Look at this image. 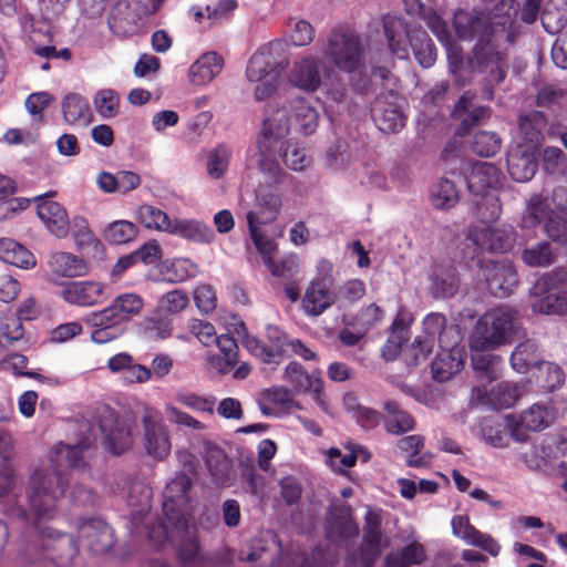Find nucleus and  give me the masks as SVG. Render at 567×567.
I'll return each mask as SVG.
<instances>
[{"instance_id": "obj_41", "label": "nucleus", "mask_w": 567, "mask_h": 567, "mask_svg": "<svg viewBox=\"0 0 567 567\" xmlns=\"http://www.w3.org/2000/svg\"><path fill=\"white\" fill-rule=\"evenodd\" d=\"M0 259L21 269L35 266L34 256L24 246L10 238H0Z\"/></svg>"}, {"instance_id": "obj_5", "label": "nucleus", "mask_w": 567, "mask_h": 567, "mask_svg": "<svg viewBox=\"0 0 567 567\" xmlns=\"http://www.w3.org/2000/svg\"><path fill=\"white\" fill-rule=\"evenodd\" d=\"M288 65L285 44L281 41H271L261 45L248 60L245 76L255 84L254 97L265 101L277 91L280 76Z\"/></svg>"}, {"instance_id": "obj_29", "label": "nucleus", "mask_w": 567, "mask_h": 567, "mask_svg": "<svg viewBox=\"0 0 567 567\" xmlns=\"http://www.w3.org/2000/svg\"><path fill=\"white\" fill-rule=\"evenodd\" d=\"M464 367L463 349L460 344L440 348L435 359L431 363L433 378L439 382L449 381Z\"/></svg>"}, {"instance_id": "obj_21", "label": "nucleus", "mask_w": 567, "mask_h": 567, "mask_svg": "<svg viewBox=\"0 0 567 567\" xmlns=\"http://www.w3.org/2000/svg\"><path fill=\"white\" fill-rule=\"evenodd\" d=\"M54 192H49L33 198L37 202V213L47 229L58 238H63L70 230L66 210L51 198Z\"/></svg>"}, {"instance_id": "obj_19", "label": "nucleus", "mask_w": 567, "mask_h": 567, "mask_svg": "<svg viewBox=\"0 0 567 567\" xmlns=\"http://www.w3.org/2000/svg\"><path fill=\"white\" fill-rule=\"evenodd\" d=\"M468 190L480 197L475 204L481 203L485 207H495L496 166L489 162H476L466 177Z\"/></svg>"}, {"instance_id": "obj_44", "label": "nucleus", "mask_w": 567, "mask_h": 567, "mask_svg": "<svg viewBox=\"0 0 567 567\" xmlns=\"http://www.w3.org/2000/svg\"><path fill=\"white\" fill-rule=\"evenodd\" d=\"M520 323L516 309L498 305V346L509 343L519 337Z\"/></svg>"}, {"instance_id": "obj_16", "label": "nucleus", "mask_w": 567, "mask_h": 567, "mask_svg": "<svg viewBox=\"0 0 567 567\" xmlns=\"http://www.w3.org/2000/svg\"><path fill=\"white\" fill-rule=\"evenodd\" d=\"M143 445L148 456L164 461L171 453L169 431L163 420L153 410H145L142 415Z\"/></svg>"}, {"instance_id": "obj_46", "label": "nucleus", "mask_w": 567, "mask_h": 567, "mask_svg": "<svg viewBox=\"0 0 567 567\" xmlns=\"http://www.w3.org/2000/svg\"><path fill=\"white\" fill-rule=\"evenodd\" d=\"M536 369L535 380L543 392H553L564 384L565 373L558 364L543 361Z\"/></svg>"}, {"instance_id": "obj_11", "label": "nucleus", "mask_w": 567, "mask_h": 567, "mask_svg": "<svg viewBox=\"0 0 567 567\" xmlns=\"http://www.w3.org/2000/svg\"><path fill=\"white\" fill-rule=\"evenodd\" d=\"M233 332L243 338L246 349L265 363H277L282 355H289L291 339L276 326L267 327V339L270 346L249 336L245 322L237 316H231Z\"/></svg>"}, {"instance_id": "obj_59", "label": "nucleus", "mask_w": 567, "mask_h": 567, "mask_svg": "<svg viewBox=\"0 0 567 567\" xmlns=\"http://www.w3.org/2000/svg\"><path fill=\"white\" fill-rule=\"evenodd\" d=\"M544 230L553 241L567 247V208L558 207L557 212L546 220Z\"/></svg>"}, {"instance_id": "obj_27", "label": "nucleus", "mask_w": 567, "mask_h": 567, "mask_svg": "<svg viewBox=\"0 0 567 567\" xmlns=\"http://www.w3.org/2000/svg\"><path fill=\"white\" fill-rule=\"evenodd\" d=\"M275 103L287 110L290 122L292 123L293 118L296 126L302 134L311 135L316 132L319 123V114L306 99L298 96L286 102L275 100L269 104Z\"/></svg>"}, {"instance_id": "obj_62", "label": "nucleus", "mask_w": 567, "mask_h": 567, "mask_svg": "<svg viewBox=\"0 0 567 567\" xmlns=\"http://www.w3.org/2000/svg\"><path fill=\"white\" fill-rule=\"evenodd\" d=\"M433 293L436 298H447L455 293L457 279L453 269L434 272L432 276Z\"/></svg>"}, {"instance_id": "obj_40", "label": "nucleus", "mask_w": 567, "mask_h": 567, "mask_svg": "<svg viewBox=\"0 0 567 567\" xmlns=\"http://www.w3.org/2000/svg\"><path fill=\"white\" fill-rule=\"evenodd\" d=\"M384 411L383 424L386 432L399 435L414 430L413 416L404 411L398 402L386 401Z\"/></svg>"}, {"instance_id": "obj_51", "label": "nucleus", "mask_w": 567, "mask_h": 567, "mask_svg": "<svg viewBox=\"0 0 567 567\" xmlns=\"http://www.w3.org/2000/svg\"><path fill=\"white\" fill-rule=\"evenodd\" d=\"M425 551L422 545L411 543L401 550L391 553L385 558L386 567H410L423 561Z\"/></svg>"}, {"instance_id": "obj_43", "label": "nucleus", "mask_w": 567, "mask_h": 567, "mask_svg": "<svg viewBox=\"0 0 567 567\" xmlns=\"http://www.w3.org/2000/svg\"><path fill=\"white\" fill-rule=\"evenodd\" d=\"M542 362L538 347L532 340L518 343L511 355V365L518 373H527L532 368H537Z\"/></svg>"}, {"instance_id": "obj_8", "label": "nucleus", "mask_w": 567, "mask_h": 567, "mask_svg": "<svg viewBox=\"0 0 567 567\" xmlns=\"http://www.w3.org/2000/svg\"><path fill=\"white\" fill-rule=\"evenodd\" d=\"M372 81H380L386 90V93H381L372 102V118L380 131L395 133L405 125L401 99L395 93L396 79L385 68H373Z\"/></svg>"}, {"instance_id": "obj_13", "label": "nucleus", "mask_w": 567, "mask_h": 567, "mask_svg": "<svg viewBox=\"0 0 567 567\" xmlns=\"http://www.w3.org/2000/svg\"><path fill=\"white\" fill-rule=\"evenodd\" d=\"M190 487L192 480L184 472L176 473L167 482L163 492V513L172 525L179 526L185 524Z\"/></svg>"}, {"instance_id": "obj_52", "label": "nucleus", "mask_w": 567, "mask_h": 567, "mask_svg": "<svg viewBox=\"0 0 567 567\" xmlns=\"http://www.w3.org/2000/svg\"><path fill=\"white\" fill-rule=\"evenodd\" d=\"M419 18L426 24L436 39L449 50L452 43L451 32L442 14L432 7H426Z\"/></svg>"}, {"instance_id": "obj_6", "label": "nucleus", "mask_w": 567, "mask_h": 567, "mask_svg": "<svg viewBox=\"0 0 567 567\" xmlns=\"http://www.w3.org/2000/svg\"><path fill=\"white\" fill-rule=\"evenodd\" d=\"M453 25L460 39H477L471 59L472 69L480 73L493 72L496 64V47L492 19L482 12L472 14L460 9L454 12Z\"/></svg>"}, {"instance_id": "obj_47", "label": "nucleus", "mask_w": 567, "mask_h": 567, "mask_svg": "<svg viewBox=\"0 0 567 567\" xmlns=\"http://www.w3.org/2000/svg\"><path fill=\"white\" fill-rule=\"evenodd\" d=\"M138 221L147 229L169 233L173 219L164 210L148 204L138 207Z\"/></svg>"}, {"instance_id": "obj_61", "label": "nucleus", "mask_w": 567, "mask_h": 567, "mask_svg": "<svg viewBox=\"0 0 567 567\" xmlns=\"http://www.w3.org/2000/svg\"><path fill=\"white\" fill-rule=\"evenodd\" d=\"M178 557L185 567H206L207 558L196 538L185 539L178 547Z\"/></svg>"}, {"instance_id": "obj_31", "label": "nucleus", "mask_w": 567, "mask_h": 567, "mask_svg": "<svg viewBox=\"0 0 567 567\" xmlns=\"http://www.w3.org/2000/svg\"><path fill=\"white\" fill-rule=\"evenodd\" d=\"M61 112L64 122L74 127H86L93 121L87 100L76 92H70L62 97Z\"/></svg>"}, {"instance_id": "obj_26", "label": "nucleus", "mask_w": 567, "mask_h": 567, "mask_svg": "<svg viewBox=\"0 0 567 567\" xmlns=\"http://www.w3.org/2000/svg\"><path fill=\"white\" fill-rule=\"evenodd\" d=\"M48 280L59 286L65 282L64 278L80 277L86 272L83 259L65 251L53 252L48 261Z\"/></svg>"}, {"instance_id": "obj_50", "label": "nucleus", "mask_w": 567, "mask_h": 567, "mask_svg": "<svg viewBox=\"0 0 567 567\" xmlns=\"http://www.w3.org/2000/svg\"><path fill=\"white\" fill-rule=\"evenodd\" d=\"M93 106L102 120L115 117L120 111V95L112 89L97 90L93 95Z\"/></svg>"}, {"instance_id": "obj_42", "label": "nucleus", "mask_w": 567, "mask_h": 567, "mask_svg": "<svg viewBox=\"0 0 567 567\" xmlns=\"http://www.w3.org/2000/svg\"><path fill=\"white\" fill-rule=\"evenodd\" d=\"M161 275L168 282H182L198 275L199 269L189 258H173L159 266Z\"/></svg>"}, {"instance_id": "obj_14", "label": "nucleus", "mask_w": 567, "mask_h": 567, "mask_svg": "<svg viewBox=\"0 0 567 567\" xmlns=\"http://www.w3.org/2000/svg\"><path fill=\"white\" fill-rule=\"evenodd\" d=\"M250 239L262 258L265 266L274 277L293 278L299 272V258L295 254L284 256L280 260H275L274 254L277 250L276 243L267 235L257 233L254 224L250 227Z\"/></svg>"}, {"instance_id": "obj_36", "label": "nucleus", "mask_w": 567, "mask_h": 567, "mask_svg": "<svg viewBox=\"0 0 567 567\" xmlns=\"http://www.w3.org/2000/svg\"><path fill=\"white\" fill-rule=\"evenodd\" d=\"M259 408L264 415H275L277 412H290L301 409L293 400L292 392L284 386H274L265 390L259 400Z\"/></svg>"}, {"instance_id": "obj_64", "label": "nucleus", "mask_w": 567, "mask_h": 567, "mask_svg": "<svg viewBox=\"0 0 567 567\" xmlns=\"http://www.w3.org/2000/svg\"><path fill=\"white\" fill-rule=\"evenodd\" d=\"M112 303L127 322L131 317L141 312L144 301L143 298L134 292H125L116 296Z\"/></svg>"}, {"instance_id": "obj_1", "label": "nucleus", "mask_w": 567, "mask_h": 567, "mask_svg": "<svg viewBox=\"0 0 567 567\" xmlns=\"http://www.w3.org/2000/svg\"><path fill=\"white\" fill-rule=\"evenodd\" d=\"M84 449L86 445L83 443H56L47 460L41 461L33 470L29 478L27 499L35 525L41 519H51L55 516L58 504L65 492L66 471L84 465Z\"/></svg>"}, {"instance_id": "obj_55", "label": "nucleus", "mask_w": 567, "mask_h": 567, "mask_svg": "<svg viewBox=\"0 0 567 567\" xmlns=\"http://www.w3.org/2000/svg\"><path fill=\"white\" fill-rule=\"evenodd\" d=\"M138 234L137 226L125 219L110 223L104 231L103 237L106 241L114 245H122L132 241Z\"/></svg>"}, {"instance_id": "obj_60", "label": "nucleus", "mask_w": 567, "mask_h": 567, "mask_svg": "<svg viewBox=\"0 0 567 567\" xmlns=\"http://www.w3.org/2000/svg\"><path fill=\"white\" fill-rule=\"evenodd\" d=\"M165 414L167 420L177 427L188 429L194 433H202L207 429L205 423L172 403L165 405Z\"/></svg>"}, {"instance_id": "obj_20", "label": "nucleus", "mask_w": 567, "mask_h": 567, "mask_svg": "<svg viewBox=\"0 0 567 567\" xmlns=\"http://www.w3.org/2000/svg\"><path fill=\"white\" fill-rule=\"evenodd\" d=\"M380 514L369 509L365 514L364 537L358 557H349L352 563H360L364 567H371L373 565L385 545L384 538L380 532Z\"/></svg>"}, {"instance_id": "obj_30", "label": "nucleus", "mask_w": 567, "mask_h": 567, "mask_svg": "<svg viewBox=\"0 0 567 567\" xmlns=\"http://www.w3.org/2000/svg\"><path fill=\"white\" fill-rule=\"evenodd\" d=\"M546 125V117L540 111H532L519 116L518 128L522 142L516 147L536 152L544 142L543 130Z\"/></svg>"}, {"instance_id": "obj_53", "label": "nucleus", "mask_w": 567, "mask_h": 567, "mask_svg": "<svg viewBox=\"0 0 567 567\" xmlns=\"http://www.w3.org/2000/svg\"><path fill=\"white\" fill-rule=\"evenodd\" d=\"M233 151L226 144H218L207 155L206 169L207 174L214 178H221L229 166Z\"/></svg>"}, {"instance_id": "obj_38", "label": "nucleus", "mask_w": 567, "mask_h": 567, "mask_svg": "<svg viewBox=\"0 0 567 567\" xmlns=\"http://www.w3.org/2000/svg\"><path fill=\"white\" fill-rule=\"evenodd\" d=\"M536 104L539 107L557 112L555 121H567V90L555 84L543 85L536 95Z\"/></svg>"}, {"instance_id": "obj_34", "label": "nucleus", "mask_w": 567, "mask_h": 567, "mask_svg": "<svg viewBox=\"0 0 567 567\" xmlns=\"http://www.w3.org/2000/svg\"><path fill=\"white\" fill-rule=\"evenodd\" d=\"M506 164L508 174L514 181L527 182L537 171L536 152L515 147L508 152Z\"/></svg>"}, {"instance_id": "obj_63", "label": "nucleus", "mask_w": 567, "mask_h": 567, "mask_svg": "<svg viewBox=\"0 0 567 567\" xmlns=\"http://www.w3.org/2000/svg\"><path fill=\"white\" fill-rule=\"evenodd\" d=\"M517 284L518 275L513 261L498 259V291H502V296H509Z\"/></svg>"}, {"instance_id": "obj_28", "label": "nucleus", "mask_w": 567, "mask_h": 567, "mask_svg": "<svg viewBox=\"0 0 567 567\" xmlns=\"http://www.w3.org/2000/svg\"><path fill=\"white\" fill-rule=\"evenodd\" d=\"M141 16L135 0L116 3L109 18L112 32L120 37H130L140 29Z\"/></svg>"}, {"instance_id": "obj_7", "label": "nucleus", "mask_w": 567, "mask_h": 567, "mask_svg": "<svg viewBox=\"0 0 567 567\" xmlns=\"http://www.w3.org/2000/svg\"><path fill=\"white\" fill-rule=\"evenodd\" d=\"M423 336H417L405 352L409 367H416L432 353L435 343L440 348L460 344L461 334L455 326H447L443 315L429 313L423 319Z\"/></svg>"}, {"instance_id": "obj_2", "label": "nucleus", "mask_w": 567, "mask_h": 567, "mask_svg": "<svg viewBox=\"0 0 567 567\" xmlns=\"http://www.w3.org/2000/svg\"><path fill=\"white\" fill-rule=\"evenodd\" d=\"M291 122L287 110L279 104H268L265 109L261 135L257 141L259 171L275 184L282 183L286 172L276 156L291 171L300 172L307 166L305 150L297 143L285 141L290 133Z\"/></svg>"}, {"instance_id": "obj_3", "label": "nucleus", "mask_w": 567, "mask_h": 567, "mask_svg": "<svg viewBox=\"0 0 567 567\" xmlns=\"http://www.w3.org/2000/svg\"><path fill=\"white\" fill-rule=\"evenodd\" d=\"M496 317L485 315L471 334L472 365L476 384L472 389L471 405L480 411L496 409Z\"/></svg>"}, {"instance_id": "obj_17", "label": "nucleus", "mask_w": 567, "mask_h": 567, "mask_svg": "<svg viewBox=\"0 0 567 567\" xmlns=\"http://www.w3.org/2000/svg\"><path fill=\"white\" fill-rule=\"evenodd\" d=\"M84 321L93 328L91 340L99 344L117 339L123 334L126 324L113 303L100 311L89 313Z\"/></svg>"}, {"instance_id": "obj_9", "label": "nucleus", "mask_w": 567, "mask_h": 567, "mask_svg": "<svg viewBox=\"0 0 567 567\" xmlns=\"http://www.w3.org/2000/svg\"><path fill=\"white\" fill-rule=\"evenodd\" d=\"M475 220L467 231V239L474 247L477 265L486 271L495 269L496 217L495 207L474 204Z\"/></svg>"}, {"instance_id": "obj_54", "label": "nucleus", "mask_w": 567, "mask_h": 567, "mask_svg": "<svg viewBox=\"0 0 567 567\" xmlns=\"http://www.w3.org/2000/svg\"><path fill=\"white\" fill-rule=\"evenodd\" d=\"M358 534L359 527L350 516L342 517L334 523L329 522L327 525L328 538L336 544V547L347 546L350 538L357 537Z\"/></svg>"}, {"instance_id": "obj_37", "label": "nucleus", "mask_w": 567, "mask_h": 567, "mask_svg": "<svg viewBox=\"0 0 567 567\" xmlns=\"http://www.w3.org/2000/svg\"><path fill=\"white\" fill-rule=\"evenodd\" d=\"M205 464L218 486L231 484L234 477L231 461L220 447L214 445L206 449Z\"/></svg>"}, {"instance_id": "obj_4", "label": "nucleus", "mask_w": 567, "mask_h": 567, "mask_svg": "<svg viewBox=\"0 0 567 567\" xmlns=\"http://www.w3.org/2000/svg\"><path fill=\"white\" fill-rule=\"evenodd\" d=\"M382 29L392 55L405 60L412 49L422 68H431L436 61V50L427 32L421 28H411L404 17L396 12L382 16Z\"/></svg>"}, {"instance_id": "obj_49", "label": "nucleus", "mask_w": 567, "mask_h": 567, "mask_svg": "<svg viewBox=\"0 0 567 567\" xmlns=\"http://www.w3.org/2000/svg\"><path fill=\"white\" fill-rule=\"evenodd\" d=\"M458 202V192L454 183L442 178L431 189V203L437 209H450Z\"/></svg>"}, {"instance_id": "obj_33", "label": "nucleus", "mask_w": 567, "mask_h": 567, "mask_svg": "<svg viewBox=\"0 0 567 567\" xmlns=\"http://www.w3.org/2000/svg\"><path fill=\"white\" fill-rule=\"evenodd\" d=\"M168 234L195 244H210L215 239L209 225L192 218H174Z\"/></svg>"}, {"instance_id": "obj_39", "label": "nucleus", "mask_w": 567, "mask_h": 567, "mask_svg": "<svg viewBox=\"0 0 567 567\" xmlns=\"http://www.w3.org/2000/svg\"><path fill=\"white\" fill-rule=\"evenodd\" d=\"M518 13L517 0H498V32H506V42L511 45L516 43V39L522 33V25L517 20Z\"/></svg>"}, {"instance_id": "obj_25", "label": "nucleus", "mask_w": 567, "mask_h": 567, "mask_svg": "<svg viewBox=\"0 0 567 567\" xmlns=\"http://www.w3.org/2000/svg\"><path fill=\"white\" fill-rule=\"evenodd\" d=\"M79 538L83 546L95 554L106 553L114 544L113 529L100 518L81 524Z\"/></svg>"}, {"instance_id": "obj_35", "label": "nucleus", "mask_w": 567, "mask_h": 567, "mask_svg": "<svg viewBox=\"0 0 567 567\" xmlns=\"http://www.w3.org/2000/svg\"><path fill=\"white\" fill-rule=\"evenodd\" d=\"M452 533L465 544L481 547L492 556L496 555L494 539L477 530L470 522L467 515H455L451 520Z\"/></svg>"}, {"instance_id": "obj_22", "label": "nucleus", "mask_w": 567, "mask_h": 567, "mask_svg": "<svg viewBox=\"0 0 567 567\" xmlns=\"http://www.w3.org/2000/svg\"><path fill=\"white\" fill-rule=\"evenodd\" d=\"M101 431L105 435L106 449L114 455H121L133 444L131 424L121 420L112 411L100 421Z\"/></svg>"}, {"instance_id": "obj_56", "label": "nucleus", "mask_w": 567, "mask_h": 567, "mask_svg": "<svg viewBox=\"0 0 567 567\" xmlns=\"http://www.w3.org/2000/svg\"><path fill=\"white\" fill-rule=\"evenodd\" d=\"M522 259L530 267H548L555 262L556 255L548 241H540L524 249Z\"/></svg>"}, {"instance_id": "obj_10", "label": "nucleus", "mask_w": 567, "mask_h": 567, "mask_svg": "<svg viewBox=\"0 0 567 567\" xmlns=\"http://www.w3.org/2000/svg\"><path fill=\"white\" fill-rule=\"evenodd\" d=\"M361 42L352 31L336 28L330 31L323 45V58L342 72L352 73L361 64Z\"/></svg>"}, {"instance_id": "obj_23", "label": "nucleus", "mask_w": 567, "mask_h": 567, "mask_svg": "<svg viewBox=\"0 0 567 567\" xmlns=\"http://www.w3.org/2000/svg\"><path fill=\"white\" fill-rule=\"evenodd\" d=\"M337 301L333 282L326 279H312L306 288L301 308L306 315L318 317Z\"/></svg>"}, {"instance_id": "obj_18", "label": "nucleus", "mask_w": 567, "mask_h": 567, "mask_svg": "<svg viewBox=\"0 0 567 567\" xmlns=\"http://www.w3.org/2000/svg\"><path fill=\"white\" fill-rule=\"evenodd\" d=\"M60 287V297L66 303L76 307H93L109 298L106 285L100 281H65Z\"/></svg>"}, {"instance_id": "obj_58", "label": "nucleus", "mask_w": 567, "mask_h": 567, "mask_svg": "<svg viewBox=\"0 0 567 567\" xmlns=\"http://www.w3.org/2000/svg\"><path fill=\"white\" fill-rule=\"evenodd\" d=\"M175 401L194 412L208 414L214 413L216 404V398L212 395H199L195 392L185 390L176 392Z\"/></svg>"}, {"instance_id": "obj_32", "label": "nucleus", "mask_w": 567, "mask_h": 567, "mask_svg": "<svg viewBox=\"0 0 567 567\" xmlns=\"http://www.w3.org/2000/svg\"><path fill=\"white\" fill-rule=\"evenodd\" d=\"M224 68L223 58L216 52L202 54L188 69V80L197 86L210 83Z\"/></svg>"}, {"instance_id": "obj_48", "label": "nucleus", "mask_w": 567, "mask_h": 567, "mask_svg": "<svg viewBox=\"0 0 567 567\" xmlns=\"http://www.w3.org/2000/svg\"><path fill=\"white\" fill-rule=\"evenodd\" d=\"M556 291L567 292V268L559 267L543 275L530 289L533 296Z\"/></svg>"}, {"instance_id": "obj_24", "label": "nucleus", "mask_w": 567, "mask_h": 567, "mask_svg": "<svg viewBox=\"0 0 567 567\" xmlns=\"http://www.w3.org/2000/svg\"><path fill=\"white\" fill-rule=\"evenodd\" d=\"M255 206V209H250L246 213L248 231L250 233V227L254 223L257 233L266 235L261 230V226L277 219L281 212L282 197L280 194L274 192H259L256 194Z\"/></svg>"}, {"instance_id": "obj_12", "label": "nucleus", "mask_w": 567, "mask_h": 567, "mask_svg": "<svg viewBox=\"0 0 567 567\" xmlns=\"http://www.w3.org/2000/svg\"><path fill=\"white\" fill-rule=\"evenodd\" d=\"M557 417L558 413L550 404L534 403L519 419L512 414L504 415V426L515 441L523 443L528 440V431L540 432Z\"/></svg>"}, {"instance_id": "obj_57", "label": "nucleus", "mask_w": 567, "mask_h": 567, "mask_svg": "<svg viewBox=\"0 0 567 567\" xmlns=\"http://www.w3.org/2000/svg\"><path fill=\"white\" fill-rule=\"evenodd\" d=\"M535 297L537 298L533 303L535 312L545 315L567 313V292H547Z\"/></svg>"}, {"instance_id": "obj_45", "label": "nucleus", "mask_w": 567, "mask_h": 567, "mask_svg": "<svg viewBox=\"0 0 567 567\" xmlns=\"http://www.w3.org/2000/svg\"><path fill=\"white\" fill-rule=\"evenodd\" d=\"M559 206H554V199L543 194H534L527 205V213L525 216L526 223L530 226L539 225L542 221L548 220Z\"/></svg>"}, {"instance_id": "obj_15", "label": "nucleus", "mask_w": 567, "mask_h": 567, "mask_svg": "<svg viewBox=\"0 0 567 567\" xmlns=\"http://www.w3.org/2000/svg\"><path fill=\"white\" fill-rule=\"evenodd\" d=\"M329 69L318 58L310 53L299 55L292 63L289 73V83L307 93L317 91Z\"/></svg>"}]
</instances>
